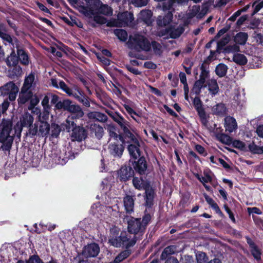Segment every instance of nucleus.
<instances>
[{
	"instance_id": "nucleus-49",
	"label": "nucleus",
	"mask_w": 263,
	"mask_h": 263,
	"mask_svg": "<svg viewBox=\"0 0 263 263\" xmlns=\"http://www.w3.org/2000/svg\"><path fill=\"white\" fill-rule=\"evenodd\" d=\"M196 259L197 263H206L208 257L205 253L199 252L196 254Z\"/></svg>"
},
{
	"instance_id": "nucleus-34",
	"label": "nucleus",
	"mask_w": 263,
	"mask_h": 263,
	"mask_svg": "<svg viewBox=\"0 0 263 263\" xmlns=\"http://www.w3.org/2000/svg\"><path fill=\"white\" fill-rule=\"evenodd\" d=\"M40 100L36 96H32L30 99V105L28 106V109L31 110L32 112H36V114L39 115L40 112V110L37 108L34 107L39 103Z\"/></svg>"
},
{
	"instance_id": "nucleus-17",
	"label": "nucleus",
	"mask_w": 263,
	"mask_h": 263,
	"mask_svg": "<svg viewBox=\"0 0 263 263\" xmlns=\"http://www.w3.org/2000/svg\"><path fill=\"white\" fill-rule=\"evenodd\" d=\"M109 153L115 157H120L124 151V147L122 144L111 143L108 147Z\"/></svg>"
},
{
	"instance_id": "nucleus-15",
	"label": "nucleus",
	"mask_w": 263,
	"mask_h": 263,
	"mask_svg": "<svg viewBox=\"0 0 263 263\" xmlns=\"http://www.w3.org/2000/svg\"><path fill=\"white\" fill-rule=\"evenodd\" d=\"M115 121L122 128L125 137L127 136H131V135L133 134L130 132V129H132V128L130 127V123L128 121L125 120L121 116L117 117Z\"/></svg>"
},
{
	"instance_id": "nucleus-62",
	"label": "nucleus",
	"mask_w": 263,
	"mask_h": 263,
	"mask_svg": "<svg viewBox=\"0 0 263 263\" xmlns=\"http://www.w3.org/2000/svg\"><path fill=\"white\" fill-rule=\"evenodd\" d=\"M53 129H52V136L55 137H57L61 132L60 127L58 125H54L52 127Z\"/></svg>"
},
{
	"instance_id": "nucleus-10",
	"label": "nucleus",
	"mask_w": 263,
	"mask_h": 263,
	"mask_svg": "<svg viewBox=\"0 0 263 263\" xmlns=\"http://www.w3.org/2000/svg\"><path fill=\"white\" fill-rule=\"evenodd\" d=\"M128 230L130 233L135 234L143 233L145 231L141 223V219L134 218H132L128 221Z\"/></svg>"
},
{
	"instance_id": "nucleus-1",
	"label": "nucleus",
	"mask_w": 263,
	"mask_h": 263,
	"mask_svg": "<svg viewBox=\"0 0 263 263\" xmlns=\"http://www.w3.org/2000/svg\"><path fill=\"white\" fill-rule=\"evenodd\" d=\"M12 123L10 120L3 119L0 124L1 149L4 152H10L14 140V135H11Z\"/></svg>"
},
{
	"instance_id": "nucleus-22",
	"label": "nucleus",
	"mask_w": 263,
	"mask_h": 263,
	"mask_svg": "<svg viewBox=\"0 0 263 263\" xmlns=\"http://www.w3.org/2000/svg\"><path fill=\"white\" fill-rule=\"evenodd\" d=\"M134 168L136 172L140 175L145 174L147 168L146 161L143 157L139 159L137 162L135 163Z\"/></svg>"
},
{
	"instance_id": "nucleus-41",
	"label": "nucleus",
	"mask_w": 263,
	"mask_h": 263,
	"mask_svg": "<svg viewBox=\"0 0 263 263\" xmlns=\"http://www.w3.org/2000/svg\"><path fill=\"white\" fill-rule=\"evenodd\" d=\"M90 129L98 138H100L102 137L104 130L101 126L97 124H93L90 126Z\"/></svg>"
},
{
	"instance_id": "nucleus-11",
	"label": "nucleus",
	"mask_w": 263,
	"mask_h": 263,
	"mask_svg": "<svg viewBox=\"0 0 263 263\" xmlns=\"http://www.w3.org/2000/svg\"><path fill=\"white\" fill-rule=\"evenodd\" d=\"M99 252V246L95 243H92L84 247L82 255L86 258L94 257L98 255Z\"/></svg>"
},
{
	"instance_id": "nucleus-45",
	"label": "nucleus",
	"mask_w": 263,
	"mask_h": 263,
	"mask_svg": "<svg viewBox=\"0 0 263 263\" xmlns=\"http://www.w3.org/2000/svg\"><path fill=\"white\" fill-rule=\"evenodd\" d=\"M204 197L207 203L214 209L217 213L221 214V212L217 204L213 200L212 198L206 194L204 195Z\"/></svg>"
},
{
	"instance_id": "nucleus-29",
	"label": "nucleus",
	"mask_w": 263,
	"mask_h": 263,
	"mask_svg": "<svg viewBox=\"0 0 263 263\" xmlns=\"http://www.w3.org/2000/svg\"><path fill=\"white\" fill-rule=\"evenodd\" d=\"M212 111L214 115L223 116L226 114L227 109L224 104L219 103L212 107Z\"/></svg>"
},
{
	"instance_id": "nucleus-9",
	"label": "nucleus",
	"mask_w": 263,
	"mask_h": 263,
	"mask_svg": "<svg viewBox=\"0 0 263 263\" xmlns=\"http://www.w3.org/2000/svg\"><path fill=\"white\" fill-rule=\"evenodd\" d=\"M18 91V87L12 82H9L2 87V92L4 95H8L10 101L15 100Z\"/></svg>"
},
{
	"instance_id": "nucleus-54",
	"label": "nucleus",
	"mask_w": 263,
	"mask_h": 263,
	"mask_svg": "<svg viewBox=\"0 0 263 263\" xmlns=\"http://www.w3.org/2000/svg\"><path fill=\"white\" fill-rule=\"evenodd\" d=\"M249 148L251 152L255 154H262L263 149L261 147L258 146L254 143H252L249 145Z\"/></svg>"
},
{
	"instance_id": "nucleus-25",
	"label": "nucleus",
	"mask_w": 263,
	"mask_h": 263,
	"mask_svg": "<svg viewBox=\"0 0 263 263\" xmlns=\"http://www.w3.org/2000/svg\"><path fill=\"white\" fill-rule=\"evenodd\" d=\"M151 51H152L155 55L160 56L163 53V48L160 43L156 41H153L151 42H150V47L148 52Z\"/></svg>"
},
{
	"instance_id": "nucleus-20",
	"label": "nucleus",
	"mask_w": 263,
	"mask_h": 263,
	"mask_svg": "<svg viewBox=\"0 0 263 263\" xmlns=\"http://www.w3.org/2000/svg\"><path fill=\"white\" fill-rule=\"evenodd\" d=\"M117 17L122 26L128 25L133 20V14L127 11L119 13Z\"/></svg>"
},
{
	"instance_id": "nucleus-12",
	"label": "nucleus",
	"mask_w": 263,
	"mask_h": 263,
	"mask_svg": "<svg viewBox=\"0 0 263 263\" xmlns=\"http://www.w3.org/2000/svg\"><path fill=\"white\" fill-rule=\"evenodd\" d=\"M117 178L121 181H126L133 177L134 171L130 166H123L118 171Z\"/></svg>"
},
{
	"instance_id": "nucleus-35",
	"label": "nucleus",
	"mask_w": 263,
	"mask_h": 263,
	"mask_svg": "<svg viewBox=\"0 0 263 263\" xmlns=\"http://www.w3.org/2000/svg\"><path fill=\"white\" fill-rule=\"evenodd\" d=\"M208 89L212 97L219 91V87L215 80L211 79L208 82Z\"/></svg>"
},
{
	"instance_id": "nucleus-2",
	"label": "nucleus",
	"mask_w": 263,
	"mask_h": 263,
	"mask_svg": "<svg viewBox=\"0 0 263 263\" xmlns=\"http://www.w3.org/2000/svg\"><path fill=\"white\" fill-rule=\"evenodd\" d=\"M126 45L133 51L138 53L142 51L148 52L150 47V41L144 34L137 32L129 36Z\"/></svg>"
},
{
	"instance_id": "nucleus-5",
	"label": "nucleus",
	"mask_w": 263,
	"mask_h": 263,
	"mask_svg": "<svg viewBox=\"0 0 263 263\" xmlns=\"http://www.w3.org/2000/svg\"><path fill=\"white\" fill-rule=\"evenodd\" d=\"M100 5V0H78L76 7L81 13L91 17L96 14Z\"/></svg>"
},
{
	"instance_id": "nucleus-32",
	"label": "nucleus",
	"mask_w": 263,
	"mask_h": 263,
	"mask_svg": "<svg viewBox=\"0 0 263 263\" xmlns=\"http://www.w3.org/2000/svg\"><path fill=\"white\" fill-rule=\"evenodd\" d=\"M35 79L34 73H30L28 76H27L25 80L23 85L22 88L30 90L32 87Z\"/></svg>"
},
{
	"instance_id": "nucleus-21",
	"label": "nucleus",
	"mask_w": 263,
	"mask_h": 263,
	"mask_svg": "<svg viewBox=\"0 0 263 263\" xmlns=\"http://www.w3.org/2000/svg\"><path fill=\"white\" fill-rule=\"evenodd\" d=\"M145 191L146 205L151 207L153 205V199L155 196L154 190L149 185L144 187Z\"/></svg>"
},
{
	"instance_id": "nucleus-28",
	"label": "nucleus",
	"mask_w": 263,
	"mask_h": 263,
	"mask_svg": "<svg viewBox=\"0 0 263 263\" xmlns=\"http://www.w3.org/2000/svg\"><path fill=\"white\" fill-rule=\"evenodd\" d=\"M172 18L173 14L169 11L163 17L159 16L157 20V24L159 26H165L172 21Z\"/></svg>"
},
{
	"instance_id": "nucleus-36",
	"label": "nucleus",
	"mask_w": 263,
	"mask_h": 263,
	"mask_svg": "<svg viewBox=\"0 0 263 263\" xmlns=\"http://www.w3.org/2000/svg\"><path fill=\"white\" fill-rule=\"evenodd\" d=\"M6 62L9 67L14 66L17 64L18 55H16L14 50H12L10 55L7 57Z\"/></svg>"
},
{
	"instance_id": "nucleus-31",
	"label": "nucleus",
	"mask_w": 263,
	"mask_h": 263,
	"mask_svg": "<svg viewBox=\"0 0 263 263\" xmlns=\"http://www.w3.org/2000/svg\"><path fill=\"white\" fill-rule=\"evenodd\" d=\"M124 205L127 212L130 213L133 211L134 200L132 196L127 195L124 198Z\"/></svg>"
},
{
	"instance_id": "nucleus-59",
	"label": "nucleus",
	"mask_w": 263,
	"mask_h": 263,
	"mask_svg": "<svg viewBox=\"0 0 263 263\" xmlns=\"http://www.w3.org/2000/svg\"><path fill=\"white\" fill-rule=\"evenodd\" d=\"M148 0H132V3L137 7H143L148 3Z\"/></svg>"
},
{
	"instance_id": "nucleus-39",
	"label": "nucleus",
	"mask_w": 263,
	"mask_h": 263,
	"mask_svg": "<svg viewBox=\"0 0 263 263\" xmlns=\"http://www.w3.org/2000/svg\"><path fill=\"white\" fill-rule=\"evenodd\" d=\"M184 31V27L183 26H179L176 28H171L170 29L169 32L172 38L176 39L179 37Z\"/></svg>"
},
{
	"instance_id": "nucleus-58",
	"label": "nucleus",
	"mask_w": 263,
	"mask_h": 263,
	"mask_svg": "<svg viewBox=\"0 0 263 263\" xmlns=\"http://www.w3.org/2000/svg\"><path fill=\"white\" fill-rule=\"evenodd\" d=\"M97 59L104 65L108 66L110 65V61L108 59L99 54H97Z\"/></svg>"
},
{
	"instance_id": "nucleus-33",
	"label": "nucleus",
	"mask_w": 263,
	"mask_h": 263,
	"mask_svg": "<svg viewBox=\"0 0 263 263\" xmlns=\"http://www.w3.org/2000/svg\"><path fill=\"white\" fill-rule=\"evenodd\" d=\"M248 35L246 32H240L236 34L234 37V42L236 44L244 45L248 40Z\"/></svg>"
},
{
	"instance_id": "nucleus-48",
	"label": "nucleus",
	"mask_w": 263,
	"mask_h": 263,
	"mask_svg": "<svg viewBox=\"0 0 263 263\" xmlns=\"http://www.w3.org/2000/svg\"><path fill=\"white\" fill-rule=\"evenodd\" d=\"M250 251L255 259L257 261L260 260L261 253L257 246L250 249Z\"/></svg>"
},
{
	"instance_id": "nucleus-43",
	"label": "nucleus",
	"mask_w": 263,
	"mask_h": 263,
	"mask_svg": "<svg viewBox=\"0 0 263 263\" xmlns=\"http://www.w3.org/2000/svg\"><path fill=\"white\" fill-rule=\"evenodd\" d=\"M133 184L136 189L139 191L144 189L147 185L145 184L143 180L141 178L134 177L133 179Z\"/></svg>"
},
{
	"instance_id": "nucleus-16",
	"label": "nucleus",
	"mask_w": 263,
	"mask_h": 263,
	"mask_svg": "<svg viewBox=\"0 0 263 263\" xmlns=\"http://www.w3.org/2000/svg\"><path fill=\"white\" fill-rule=\"evenodd\" d=\"M34 118L28 112H24L20 118V123L22 127L30 128L32 127Z\"/></svg>"
},
{
	"instance_id": "nucleus-23",
	"label": "nucleus",
	"mask_w": 263,
	"mask_h": 263,
	"mask_svg": "<svg viewBox=\"0 0 263 263\" xmlns=\"http://www.w3.org/2000/svg\"><path fill=\"white\" fill-rule=\"evenodd\" d=\"M71 137L77 141H82L86 137V132L83 127L76 126L72 131Z\"/></svg>"
},
{
	"instance_id": "nucleus-51",
	"label": "nucleus",
	"mask_w": 263,
	"mask_h": 263,
	"mask_svg": "<svg viewBox=\"0 0 263 263\" xmlns=\"http://www.w3.org/2000/svg\"><path fill=\"white\" fill-rule=\"evenodd\" d=\"M232 145L237 148H238L241 151H245L246 148L245 144L241 141L235 140L233 141L232 140Z\"/></svg>"
},
{
	"instance_id": "nucleus-26",
	"label": "nucleus",
	"mask_w": 263,
	"mask_h": 263,
	"mask_svg": "<svg viewBox=\"0 0 263 263\" xmlns=\"http://www.w3.org/2000/svg\"><path fill=\"white\" fill-rule=\"evenodd\" d=\"M87 117L90 119L95 120L101 122H105L108 118L105 114L98 111L89 112L87 114Z\"/></svg>"
},
{
	"instance_id": "nucleus-57",
	"label": "nucleus",
	"mask_w": 263,
	"mask_h": 263,
	"mask_svg": "<svg viewBox=\"0 0 263 263\" xmlns=\"http://www.w3.org/2000/svg\"><path fill=\"white\" fill-rule=\"evenodd\" d=\"M26 263H44L37 255H32L30 257Z\"/></svg>"
},
{
	"instance_id": "nucleus-24",
	"label": "nucleus",
	"mask_w": 263,
	"mask_h": 263,
	"mask_svg": "<svg viewBox=\"0 0 263 263\" xmlns=\"http://www.w3.org/2000/svg\"><path fill=\"white\" fill-rule=\"evenodd\" d=\"M32 96V92L30 90L22 88L18 99V104H25L30 100Z\"/></svg>"
},
{
	"instance_id": "nucleus-30",
	"label": "nucleus",
	"mask_w": 263,
	"mask_h": 263,
	"mask_svg": "<svg viewBox=\"0 0 263 263\" xmlns=\"http://www.w3.org/2000/svg\"><path fill=\"white\" fill-rule=\"evenodd\" d=\"M152 13L149 10H143L140 13V18L147 25H151L152 23Z\"/></svg>"
},
{
	"instance_id": "nucleus-14",
	"label": "nucleus",
	"mask_w": 263,
	"mask_h": 263,
	"mask_svg": "<svg viewBox=\"0 0 263 263\" xmlns=\"http://www.w3.org/2000/svg\"><path fill=\"white\" fill-rule=\"evenodd\" d=\"M66 111L71 112V115L68 117H72L74 119L81 118L84 116V112L81 107L78 105L72 104L70 101Z\"/></svg>"
},
{
	"instance_id": "nucleus-47",
	"label": "nucleus",
	"mask_w": 263,
	"mask_h": 263,
	"mask_svg": "<svg viewBox=\"0 0 263 263\" xmlns=\"http://www.w3.org/2000/svg\"><path fill=\"white\" fill-rule=\"evenodd\" d=\"M114 33L122 41H125L127 39V33L124 30L116 29L114 30Z\"/></svg>"
},
{
	"instance_id": "nucleus-18",
	"label": "nucleus",
	"mask_w": 263,
	"mask_h": 263,
	"mask_svg": "<svg viewBox=\"0 0 263 263\" xmlns=\"http://www.w3.org/2000/svg\"><path fill=\"white\" fill-rule=\"evenodd\" d=\"M224 127L226 130L232 133L237 128V124L235 119L231 116H227L224 119Z\"/></svg>"
},
{
	"instance_id": "nucleus-46",
	"label": "nucleus",
	"mask_w": 263,
	"mask_h": 263,
	"mask_svg": "<svg viewBox=\"0 0 263 263\" xmlns=\"http://www.w3.org/2000/svg\"><path fill=\"white\" fill-rule=\"evenodd\" d=\"M217 139L221 143L226 145H230L232 143V138L224 134H218Z\"/></svg>"
},
{
	"instance_id": "nucleus-50",
	"label": "nucleus",
	"mask_w": 263,
	"mask_h": 263,
	"mask_svg": "<svg viewBox=\"0 0 263 263\" xmlns=\"http://www.w3.org/2000/svg\"><path fill=\"white\" fill-rule=\"evenodd\" d=\"M69 102L70 100H64L63 101H59L55 104V107L57 109H64L65 110H66L69 104Z\"/></svg>"
},
{
	"instance_id": "nucleus-44",
	"label": "nucleus",
	"mask_w": 263,
	"mask_h": 263,
	"mask_svg": "<svg viewBox=\"0 0 263 263\" xmlns=\"http://www.w3.org/2000/svg\"><path fill=\"white\" fill-rule=\"evenodd\" d=\"M205 82L202 81V79H199L196 81L192 89L193 92L196 95L199 94L201 92V88L206 86Z\"/></svg>"
},
{
	"instance_id": "nucleus-52",
	"label": "nucleus",
	"mask_w": 263,
	"mask_h": 263,
	"mask_svg": "<svg viewBox=\"0 0 263 263\" xmlns=\"http://www.w3.org/2000/svg\"><path fill=\"white\" fill-rule=\"evenodd\" d=\"M204 176L201 177L200 182L202 183L211 182L212 181V173L209 172H204Z\"/></svg>"
},
{
	"instance_id": "nucleus-53",
	"label": "nucleus",
	"mask_w": 263,
	"mask_h": 263,
	"mask_svg": "<svg viewBox=\"0 0 263 263\" xmlns=\"http://www.w3.org/2000/svg\"><path fill=\"white\" fill-rule=\"evenodd\" d=\"M123 106L128 114L131 116V117L135 120H136L137 119L135 116L139 117V115L137 114V113L129 105L127 104H124Z\"/></svg>"
},
{
	"instance_id": "nucleus-56",
	"label": "nucleus",
	"mask_w": 263,
	"mask_h": 263,
	"mask_svg": "<svg viewBox=\"0 0 263 263\" xmlns=\"http://www.w3.org/2000/svg\"><path fill=\"white\" fill-rule=\"evenodd\" d=\"M151 219V216L149 214H145V215L143 217L142 220H141V223L142 226L144 227V229L145 230V228Z\"/></svg>"
},
{
	"instance_id": "nucleus-7",
	"label": "nucleus",
	"mask_w": 263,
	"mask_h": 263,
	"mask_svg": "<svg viewBox=\"0 0 263 263\" xmlns=\"http://www.w3.org/2000/svg\"><path fill=\"white\" fill-rule=\"evenodd\" d=\"M60 86L62 89L65 91L69 96H71L76 99L78 101L83 103L85 106L89 107L90 103L86 98L82 91L77 88L72 89L69 88L65 82H61Z\"/></svg>"
},
{
	"instance_id": "nucleus-60",
	"label": "nucleus",
	"mask_w": 263,
	"mask_h": 263,
	"mask_svg": "<svg viewBox=\"0 0 263 263\" xmlns=\"http://www.w3.org/2000/svg\"><path fill=\"white\" fill-rule=\"evenodd\" d=\"M180 259L182 263H193L194 262L193 257L189 255L182 256Z\"/></svg>"
},
{
	"instance_id": "nucleus-8",
	"label": "nucleus",
	"mask_w": 263,
	"mask_h": 263,
	"mask_svg": "<svg viewBox=\"0 0 263 263\" xmlns=\"http://www.w3.org/2000/svg\"><path fill=\"white\" fill-rule=\"evenodd\" d=\"M125 139H128L127 142L130 143L128 146V150L130 155L134 159H137L140 155L139 148L140 145L138 139L134 134H132L131 136L125 137Z\"/></svg>"
},
{
	"instance_id": "nucleus-63",
	"label": "nucleus",
	"mask_w": 263,
	"mask_h": 263,
	"mask_svg": "<svg viewBox=\"0 0 263 263\" xmlns=\"http://www.w3.org/2000/svg\"><path fill=\"white\" fill-rule=\"evenodd\" d=\"M247 211L249 214L254 213L258 215H261L262 214L261 211L256 207L248 208L247 209Z\"/></svg>"
},
{
	"instance_id": "nucleus-6",
	"label": "nucleus",
	"mask_w": 263,
	"mask_h": 263,
	"mask_svg": "<svg viewBox=\"0 0 263 263\" xmlns=\"http://www.w3.org/2000/svg\"><path fill=\"white\" fill-rule=\"evenodd\" d=\"M0 37H2L4 40L10 43H12L13 47H14V45H15L18 58H19L21 64L24 65H27L29 64V61L28 55L27 52L25 51V50L20 46L17 40H15L14 42H13V41L10 35L3 32L1 31H0Z\"/></svg>"
},
{
	"instance_id": "nucleus-37",
	"label": "nucleus",
	"mask_w": 263,
	"mask_h": 263,
	"mask_svg": "<svg viewBox=\"0 0 263 263\" xmlns=\"http://www.w3.org/2000/svg\"><path fill=\"white\" fill-rule=\"evenodd\" d=\"M64 130H66L67 132L72 131L74 127L76 126V124L74 122V119L72 117H68L65 121V123L63 124Z\"/></svg>"
},
{
	"instance_id": "nucleus-61",
	"label": "nucleus",
	"mask_w": 263,
	"mask_h": 263,
	"mask_svg": "<svg viewBox=\"0 0 263 263\" xmlns=\"http://www.w3.org/2000/svg\"><path fill=\"white\" fill-rule=\"evenodd\" d=\"M127 257L126 252H122L119 255H118L115 259L114 262L115 263H119L123 259Z\"/></svg>"
},
{
	"instance_id": "nucleus-42",
	"label": "nucleus",
	"mask_w": 263,
	"mask_h": 263,
	"mask_svg": "<svg viewBox=\"0 0 263 263\" xmlns=\"http://www.w3.org/2000/svg\"><path fill=\"white\" fill-rule=\"evenodd\" d=\"M100 13L106 15H110L112 13V9L107 5H101L100 1V5L96 14Z\"/></svg>"
},
{
	"instance_id": "nucleus-55",
	"label": "nucleus",
	"mask_w": 263,
	"mask_h": 263,
	"mask_svg": "<svg viewBox=\"0 0 263 263\" xmlns=\"http://www.w3.org/2000/svg\"><path fill=\"white\" fill-rule=\"evenodd\" d=\"M201 72L200 74L199 79H202V81L205 82L206 79L209 76V70L206 69V67L203 65V64H202L201 67Z\"/></svg>"
},
{
	"instance_id": "nucleus-13",
	"label": "nucleus",
	"mask_w": 263,
	"mask_h": 263,
	"mask_svg": "<svg viewBox=\"0 0 263 263\" xmlns=\"http://www.w3.org/2000/svg\"><path fill=\"white\" fill-rule=\"evenodd\" d=\"M193 104L200 117L201 123L205 124L207 117L202 106V102L199 97H195L193 100Z\"/></svg>"
},
{
	"instance_id": "nucleus-19",
	"label": "nucleus",
	"mask_w": 263,
	"mask_h": 263,
	"mask_svg": "<svg viewBox=\"0 0 263 263\" xmlns=\"http://www.w3.org/2000/svg\"><path fill=\"white\" fill-rule=\"evenodd\" d=\"M178 252L177 250V246L176 245H171L167 246L162 251L161 256L160 259L161 260H163L165 259L169 258L172 257L171 255L175 254Z\"/></svg>"
},
{
	"instance_id": "nucleus-64",
	"label": "nucleus",
	"mask_w": 263,
	"mask_h": 263,
	"mask_svg": "<svg viewBox=\"0 0 263 263\" xmlns=\"http://www.w3.org/2000/svg\"><path fill=\"white\" fill-rule=\"evenodd\" d=\"M253 6L254 8V12L256 13L258 12L262 8H263V1H261L260 3L257 4L256 2L254 3Z\"/></svg>"
},
{
	"instance_id": "nucleus-27",
	"label": "nucleus",
	"mask_w": 263,
	"mask_h": 263,
	"mask_svg": "<svg viewBox=\"0 0 263 263\" xmlns=\"http://www.w3.org/2000/svg\"><path fill=\"white\" fill-rule=\"evenodd\" d=\"M202 125L210 132L213 133V134L216 136V138H217V136L218 134H222V132L223 129L220 127H218L217 125L214 123L212 125H211L210 123L208 122L207 119H206V123L205 124H202Z\"/></svg>"
},
{
	"instance_id": "nucleus-38",
	"label": "nucleus",
	"mask_w": 263,
	"mask_h": 263,
	"mask_svg": "<svg viewBox=\"0 0 263 263\" xmlns=\"http://www.w3.org/2000/svg\"><path fill=\"white\" fill-rule=\"evenodd\" d=\"M228 69V67L226 65L220 63L217 65L215 69V72L219 77H223L226 75Z\"/></svg>"
},
{
	"instance_id": "nucleus-3",
	"label": "nucleus",
	"mask_w": 263,
	"mask_h": 263,
	"mask_svg": "<svg viewBox=\"0 0 263 263\" xmlns=\"http://www.w3.org/2000/svg\"><path fill=\"white\" fill-rule=\"evenodd\" d=\"M119 232L116 229L110 230L109 242L116 247H125L128 248L133 246L136 242L135 236L131 237L130 234L126 232H122L118 236Z\"/></svg>"
},
{
	"instance_id": "nucleus-4",
	"label": "nucleus",
	"mask_w": 263,
	"mask_h": 263,
	"mask_svg": "<svg viewBox=\"0 0 263 263\" xmlns=\"http://www.w3.org/2000/svg\"><path fill=\"white\" fill-rule=\"evenodd\" d=\"M48 119V114L45 112L40 113L33 125L29 129V134L33 136H38L42 137L46 136L50 130V125L47 122Z\"/></svg>"
},
{
	"instance_id": "nucleus-40",
	"label": "nucleus",
	"mask_w": 263,
	"mask_h": 263,
	"mask_svg": "<svg viewBox=\"0 0 263 263\" xmlns=\"http://www.w3.org/2000/svg\"><path fill=\"white\" fill-rule=\"evenodd\" d=\"M233 61L237 64L244 65L247 63V59L246 56L240 53H235L233 57Z\"/></svg>"
}]
</instances>
